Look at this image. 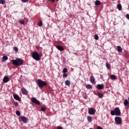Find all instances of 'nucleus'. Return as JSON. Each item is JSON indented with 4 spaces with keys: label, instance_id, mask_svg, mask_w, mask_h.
<instances>
[{
    "label": "nucleus",
    "instance_id": "obj_11",
    "mask_svg": "<svg viewBox=\"0 0 129 129\" xmlns=\"http://www.w3.org/2000/svg\"><path fill=\"white\" fill-rule=\"evenodd\" d=\"M9 81H10V79L9 77L8 76L4 77L3 79V82H4V83H8Z\"/></svg>",
    "mask_w": 129,
    "mask_h": 129
},
{
    "label": "nucleus",
    "instance_id": "obj_13",
    "mask_svg": "<svg viewBox=\"0 0 129 129\" xmlns=\"http://www.w3.org/2000/svg\"><path fill=\"white\" fill-rule=\"evenodd\" d=\"M56 48L57 49V50H59V51H62L64 50V48L60 45H56Z\"/></svg>",
    "mask_w": 129,
    "mask_h": 129
},
{
    "label": "nucleus",
    "instance_id": "obj_6",
    "mask_svg": "<svg viewBox=\"0 0 129 129\" xmlns=\"http://www.w3.org/2000/svg\"><path fill=\"white\" fill-rule=\"evenodd\" d=\"M31 102H33V103H35V104H37V105H40V101L39 100H37L36 98L35 97H32L31 99Z\"/></svg>",
    "mask_w": 129,
    "mask_h": 129
},
{
    "label": "nucleus",
    "instance_id": "obj_2",
    "mask_svg": "<svg viewBox=\"0 0 129 129\" xmlns=\"http://www.w3.org/2000/svg\"><path fill=\"white\" fill-rule=\"evenodd\" d=\"M111 115H116L117 116H119L120 115V110L119 108L116 107L114 109V110H111L110 111Z\"/></svg>",
    "mask_w": 129,
    "mask_h": 129
},
{
    "label": "nucleus",
    "instance_id": "obj_32",
    "mask_svg": "<svg viewBox=\"0 0 129 129\" xmlns=\"http://www.w3.org/2000/svg\"><path fill=\"white\" fill-rule=\"evenodd\" d=\"M48 2H51V3H55V2H59V0H48Z\"/></svg>",
    "mask_w": 129,
    "mask_h": 129
},
{
    "label": "nucleus",
    "instance_id": "obj_21",
    "mask_svg": "<svg viewBox=\"0 0 129 129\" xmlns=\"http://www.w3.org/2000/svg\"><path fill=\"white\" fill-rule=\"evenodd\" d=\"M117 8L118 9V10L119 11H121V9H122V7H121V5L120 4H117Z\"/></svg>",
    "mask_w": 129,
    "mask_h": 129
},
{
    "label": "nucleus",
    "instance_id": "obj_20",
    "mask_svg": "<svg viewBox=\"0 0 129 129\" xmlns=\"http://www.w3.org/2000/svg\"><path fill=\"white\" fill-rule=\"evenodd\" d=\"M87 120H88V121H89V122H91V121H92V117H90L88 116L87 117Z\"/></svg>",
    "mask_w": 129,
    "mask_h": 129
},
{
    "label": "nucleus",
    "instance_id": "obj_25",
    "mask_svg": "<svg viewBox=\"0 0 129 129\" xmlns=\"http://www.w3.org/2000/svg\"><path fill=\"white\" fill-rule=\"evenodd\" d=\"M19 22L20 23V24H21V25H24L25 24V20H20L19 21Z\"/></svg>",
    "mask_w": 129,
    "mask_h": 129
},
{
    "label": "nucleus",
    "instance_id": "obj_33",
    "mask_svg": "<svg viewBox=\"0 0 129 129\" xmlns=\"http://www.w3.org/2000/svg\"><path fill=\"white\" fill-rule=\"evenodd\" d=\"M14 51H15V52H18V51H19V50L18 49V47L16 46L14 47Z\"/></svg>",
    "mask_w": 129,
    "mask_h": 129
},
{
    "label": "nucleus",
    "instance_id": "obj_17",
    "mask_svg": "<svg viewBox=\"0 0 129 129\" xmlns=\"http://www.w3.org/2000/svg\"><path fill=\"white\" fill-rule=\"evenodd\" d=\"M86 88L87 89H92V86H91V85L87 84L86 85Z\"/></svg>",
    "mask_w": 129,
    "mask_h": 129
},
{
    "label": "nucleus",
    "instance_id": "obj_35",
    "mask_svg": "<svg viewBox=\"0 0 129 129\" xmlns=\"http://www.w3.org/2000/svg\"><path fill=\"white\" fill-rule=\"evenodd\" d=\"M13 104L15 106H18L19 105V104L18 103V102H13Z\"/></svg>",
    "mask_w": 129,
    "mask_h": 129
},
{
    "label": "nucleus",
    "instance_id": "obj_3",
    "mask_svg": "<svg viewBox=\"0 0 129 129\" xmlns=\"http://www.w3.org/2000/svg\"><path fill=\"white\" fill-rule=\"evenodd\" d=\"M37 84L39 87V88H43L44 86H47V83H46V82L43 81L41 79H38L37 80Z\"/></svg>",
    "mask_w": 129,
    "mask_h": 129
},
{
    "label": "nucleus",
    "instance_id": "obj_9",
    "mask_svg": "<svg viewBox=\"0 0 129 129\" xmlns=\"http://www.w3.org/2000/svg\"><path fill=\"white\" fill-rule=\"evenodd\" d=\"M21 120L24 123H27L28 122V119L25 116H22L21 117Z\"/></svg>",
    "mask_w": 129,
    "mask_h": 129
},
{
    "label": "nucleus",
    "instance_id": "obj_19",
    "mask_svg": "<svg viewBox=\"0 0 129 129\" xmlns=\"http://www.w3.org/2000/svg\"><path fill=\"white\" fill-rule=\"evenodd\" d=\"M65 84L67 86H70V81L69 80H66L65 82Z\"/></svg>",
    "mask_w": 129,
    "mask_h": 129
},
{
    "label": "nucleus",
    "instance_id": "obj_30",
    "mask_svg": "<svg viewBox=\"0 0 129 129\" xmlns=\"http://www.w3.org/2000/svg\"><path fill=\"white\" fill-rule=\"evenodd\" d=\"M41 111H43V112L46 111V108L45 107H42L41 108Z\"/></svg>",
    "mask_w": 129,
    "mask_h": 129
},
{
    "label": "nucleus",
    "instance_id": "obj_4",
    "mask_svg": "<svg viewBox=\"0 0 129 129\" xmlns=\"http://www.w3.org/2000/svg\"><path fill=\"white\" fill-rule=\"evenodd\" d=\"M31 56L36 61H40V54L37 51L33 52Z\"/></svg>",
    "mask_w": 129,
    "mask_h": 129
},
{
    "label": "nucleus",
    "instance_id": "obj_26",
    "mask_svg": "<svg viewBox=\"0 0 129 129\" xmlns=\"http://www.w3.org/2000/svg\"><path fill=\"white\" fill-rule=\"evenodd\" d=\"M0 4L1 5H5L6 4V0H0Z\"/></svg>",
    "mask_w": 129,
    "mask_h": 129
},
{
    "label": "nucleus",
    "instance_id": "obj_29",
    "mask_svg": "<svg viewBox=\"0 0 129 129\" xmlns=\"http://www.w3.org/2000/svg\"><path fill=\"white\" fill-rule=\"evenodd\" d=\"M16 114H17V115H18V116H20V115H21V112L18 110L16 111Z\"/></svg>",
    "mask_w": 129,
    "mask_h": 129
},
{
    "label": "nucleus",
    "instance_id": "obj_31",
    "mask_svg": "<svg viewBox=\"0 0 129 129\" xmlns=\"http://www.w3.org/2000/svg\"><path fill=\"white\" fill-rule=\"evenodd\" d=\"M67 71H68V70L66 68H64L62 70L63 73H67Z\"/></svg>",
    "mask_w": 129,
    "mask_h": 129
},
{
    "label": "nucleus",
    "instance_id": "obj_22",
    "mask_svg": "<svg viewBox=\"0 0 129 129\" xmlns=\"http://www.w3.org/2000/svg\"><path fill=\"white\" fill-rule=\"evenodd\" d=\"M110 79L114 80L116 79V76H115V75H112L110 77Z\"/></svg>",
    "mask_w": 129,
    "mask_h": 129
},
{
    "label": "nucleus",
    "instance_id": "obj_34",
    "mask_svg": "<svg viewBox=\"0 0 129 129\" xmlns=\"http://www.w3.org/2000/svg\"><path fill=\"white\" fill-rule=\"evenodd\" d=\"M94 38H95V40H98V39H99L98 35H97L96 34L95 35Z\"/></svg>",
    "mask_w": 129,
    "mask_h": 129
},
{
    "label": "nucleus",
    "instance_id": "obj_5",
    "mask_svg": "<svg viewBox=\"0 0 129 129\" xmlns=\"http://www.w3.org/2000/svg\"><path fill=\"white\" fill-rule=\"evenodd\" d=\"M114 119L116 124H121V118L117 116L115 117Z\"/></svg>",
    "mask_w": 129,
    "mask_h": 129
},
{
    "label": "nucleus",
    "instance_id": "obj_14",
    "mask_svg": "<svg viewBox=\"0 0 129 129\" xmlns=\"http://www.w3.org/2000/svg\"><path fill=\"white\" fill-rule=\"evenodd\" d=\"M96 95L98 96L99 98H102V97H103V94H101V93L99 92H97Z\"/></svg>",
    "mask_w": 129,
    "mask_h": 129
},
{
    "label": "nucleus",
    "instance_id": "obj_28",
    "mask_svg": "<svg viewBox=\"0 0 129 129\" xmlns=\"http://www.w3.org/2000/svg\"><path fill=\"white\" fill-rule=\"evenodd\" d=\"M38 25L39 27H42V26H43V23L42 22V21H40L39 22H38Z\"/></svg>",
    "mask_w": 129,
    "mask_h": 129
},
{
    "label": "nucleus",
    "instance_id": "obj_23",
    "mask_svg": "<svg viewBox=\"0 0 129 129\" xmlns=\"http://www.w3.org/2000/svg\"><path fill=\"white\" fill-rule=\"evenodd\" d=\"M123 103H124V105H125V106H126V105H127V104H128V101H127V100L125 99V100H124Z\"/></svg>",
    "mask_w": 129,
    "mask_h": 129
},
{
    "label": "nucleus",
    "instance_id": "obj_7",
    "mask_svg": "<svg viewBox=\"0 0 129 129\" xmlns=\"http://www.w3.org/2000/svg\"><path fill=\"white\" fill-rule=\"evenodd\" d=\"M96 112V110H95L93 108H90V109H89L88 110V113L89 114H91V115H93V114H94V113H95Z\"/></svg>",
    "mask_w": 129,
    "mask_h": 129
},
{
    "label": "nucleus",
    "instance_id": "obj_40",
    "mask_svg": "<svg viewBox=\"0 0 129 129\" xmlns=\"http://www.w3.org/2000/svg\"><path fill=\"white\" fill-rule=\"evenodd\" d=\"M39 55H40V57L41 56H42V53H40V54H39Z\"/></svg>",
    "mask_w": 129,
    "mask_h": 129
},
{
    "label": "nucleus",
    "instance_id": "obj_27",
    "mask_svg": "<svg viewBox=\"0 0 129 129\" xmlns=\"http://www.w3.org/2000/svg\"><path fill=\"white\" fill-rule=\"evenodd\" d=\"M106 67H107V69H110V64L109 63L106 62Z\"/></svg>",
    "mask_w": 129,
    "mask_h": 129
},
{
    "label": "nucleus",
    "instance_id": "obj_37",
    "mask_svg": "<svg viewBox=\"0 0 129 129\" xmlns=\"http://www.w3.org/2000/svg\"><path fill=\"white\" fill-rule=\"evenodd\" d=\"M23 3H28L29 0H21Z\"/></svg>",
    "mask_w": 129,
    "mask_h": 129
},
{
    "label": "nucleus",
    "instance_id": "obj_15",
    "mask_svg": "<svg viewBox=\"0 0 129 129\" xmlns=\"http://www.w3.org/2000/svg\"><path fill=\"white\" fill-rule=\"evenodd\" d=\"M90 82L91 83H95V79L94 78V77L92 76L90 77Z\"/></svg>",
    "mask_w": 129,
    "mask_h": 129
},
{
    "label": "nucleus",
    "instance_id": "obj_18",
    "mask_svg": "<svg viewBox=\"0 0 129 129\" xmlns=\"http://www.w3.org/2000/svg\"><path fill=\"white\" fill-rule=\"evenodd\" d=\"M8 56H4L3 57V59L2 60V62H5V61H7V60H8Z\"/></svg>",
    "mask_w": 129,
    "mask_h": 129
},
{
    "label": "nucleus",
    "instance_id": "obj_16",
    "mask_svg": "<svg viewBox=\"0 0 129 129\" xmlns=\"http://www.w3.org/2000/svg\"><path fill=\"white\" fill-rule=\"evenodd\" d=\"M117 51L119 52V53H121L122 52V48H121V47L120 46H117Z\"/></svg>",
    "mask_w": 129,
    "mask_h": 129
},
{
    "label": "nucleus",
    "instance_id": "obj_38",
    "mask_svg": "<svg viewBox=\"0 0 129 129\" xmlns=\"http://www.w3.org/2000/svg\"><path fill=\"white\" fill-rule=\"evenodd\" d=\"M126 19H127V20H129V14L126 15Z\"/></svg>",
    "mask_w": 129,
    "mask_h": 129
},
{
    "label": "nucleus",
    "instance_id": "obj_39",
    "mask_svg": "<svg viewBox=\"0 0 129 129\" xmlns=\"http://www.w3.org/2000/svg\"><path fill=\"white\" fill-rule=\"evenodd\" d=\"M84 99H87V96L86 95L84 97Z\"/></svg>",
    "mask_w": 129,
    "mask_h": 129
},
{
    "label": "nucleus",
    "instance_id": "obj_10",
    "mask_svg": "<svg viewBox=\"0 0 129 129\" xmlns=\"http://www.w3.org/2000/svg\"><path fill=\"white\" fill-rule=\"evenodd\" d=\"M22 94L24 95H27L28 94V91L25 88H23L21 90Z\"/></svg>",
    "mask_w": 129,
    "mask_h": 129
},
{
    "label": "nucleus",
    "instance_id": "obj_1",
    "mask_svg": "<svg viewBox=\"0 0 129 129\" xmlns=\"http://www.w3.org/2000/svg\"><path fill=\"white\" fill-rule=\"evenodd\" d=\"M12 64L16 67L22 66L24 64V60L21 58H17L16 59L12 60Z\"/></svg>",
    "mask_w": 129,
    "mask_h": 129
},
{
    "label": "nucleus",
    "instance_id": "obj_8",
    "mask_svg": "<svg viewBox=\"0 0 129 129\" xmlns=\"http://www.w3.org/2000/svg\"><path fill=\"white\" fill-rule=\"evenodd\" d=\"M96 88L97 89H99V90H101L103 88H104V85H103V84H98L96 86Z\"/></svg>",
    "mask_w": 129,
    "mask_h": 129
},
{
    "label": "nucleus",
    "instance_id": "obj_36",
    "mask_svg": "<svg viewBox=\"0 0 129 129\" xmlns=\"http://www.w3.org/2000/svg\"><path fill=\"white\" fill-rule=\"evenodd\" d=\"M68 75V74H66V73H63V77H64V78L67 77Z\"/></svg>",
    "mask_w": 129,
    "mask_h": 129
},
{
    "label": "nucleus",
    "instance_id": "obj_24",
    "mask_svg": "<svg viewBox=\"0 0 129 129\" xmlns=\"http://www.w3.org/2000/svg\"><path fill=\"white\" fill-rule=\"evenodd\" d=\"M95 5L96 6H99L100 5V1L98 0L96 1Z\"/></svg>",
    "mask_w": 129,
    "mask_h": 129
},
{
    "label": "nucleus",
    "instance_id": "obj_12",
    "mask_svg": "<svg viewBox=\"0 0 129 129\" xmlns=\"http://www.w3.org/2000/svg\"><path fill=\"white\" fill-rule=\"evenodd\" d=\"M14 99L16 100H18V101H21V98H20V96L17 94H15L13 95Z\"/></svg>",
    "mask_w": 129,
    "mask_h": 129
}]
</instances>
